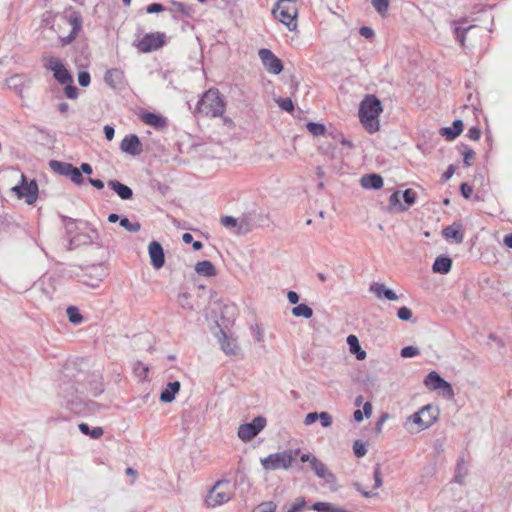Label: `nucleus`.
I'll return each mask as SVG.
<instances>
[{
  "label": "nucleus",
  "mask_w": 512,
  "mask_h": 512,
  "mask_svg": "<svg viewBox=\"0 0 512 512\" xmlns=\"http://www.w3.org/2000/svg\"><path fill=\"white\" fill-rule=\"evenodd\" d=\"M60 395L65 400V405L72 413L76 415H85L93 413L99 404L94 401H85L80 395L78 387L75 382H65L60 384Z\"/></svg>",
  "instance_id": "1"
},
{
  "label": "nucleus",
  "mask_w": 512,
  "mask_h": 512,
  "mask_svg": "<svg viewBox=\"0 0 512 512\" xmlns=\"http://www.w3.org/2000/svg\"><path fill=\"white\" fill-rule=\"evenodd\" d=\"M383 111L381 101L375 95H367L360 103L359 118L364 128L374 133L379 130V116Z\"/></svg>",
  "instance_id": "2"
},
{
  "label": "nucleus",
  "mask_w": 512,
  "mask_h": 512,
  "mask_svg": "<svg viewBox=\"0 0 512 512\" xmlns=\"http://www.w3.org/2000/svg\"><path fill=\"white\" fill-rule=\"evenodd\" d=\"M226 103L224 98L216 88L206 91L198 101L197 110L205 116L213 118L220 117L225 112Z\"/></svg>",
  "instance_id": "3"
},
{
  "label": "nucleus",
  "mask_w": 512,
  "mask_h": 512,
  "mask_svg": "<svg viewBox=\"0 0 512 512\" xmlns=\"http://www.w3.org/2000/svg\"><path fill=\"white\" fill-rule=\"evenodd\" d=\"M234 495V487L227 479L215 482L205 497L207 507L214 508L229 502Z\"/></svg>",
  "instance_id": "4"
},
{
  "label": "nucleus",
  "mask_w": 512,
  "mask_h": 512,
  "mask_svg": "<svg viewBox=\"0 0 512 512\" xmlns=\"http://www.w3.org/2000/svg\"><path fill=\"white\" fill-rule=\"evenodd\" d=\"M300 454V449H287L282 452L269 454L261 459V465L264 470L274 471L278 469L287 470Z\"/></svg>",
  "instance_id": "5"
},
{
  "label": "nucleus",
  "mask_w": 512,
  "mask_h": 512,
  "mask_svg": "<svg viewBox=\"0 0 512 512\" xmlns=\"http://www.w3.org/2000/svg\"><path fill=\"white\" fill-rule=\"evenodd\" d=\"M300 461L309 463L311 470L315 475L324 480L327 484L333 485L336 483V476L331 472L327 465L318 459L314 454L307 452L300 455Z\"/></svg>",
  "instance_id": "6"
},
{
  "label": "nucleus",
  "mask_w": 512,
  "mask_h": 512,
  "mask_svg": "<svg viewBox=\"0 0 512 512\" xmlns=\"http://www.w3.org/2000/svg\"><path fill=\"white\" fill-rule=\"evenodd\" d=\"M80 224L83 225V229L69 238V249L94 243L101 245L97 229L91 227L87 222H81Z\"/></svg>",
  "instance_id": "7"
},
{
  "label": "nucleus",
  "mask_w": 512,
  "mask_h": 512,
  "mask_svg": "<svg viewBox=\"0 0 512 512\" xmlns=\"http://www.w3.org/2000/svg\"><path fill=\"white\" fill-rule=\"evenodd\" d=\"M266 426V418L263 416L255 417L250 423L241 424L238 428V437L242 441H250L256 437Z\"/></svg>",
  "instance_id": "8"
},
{
  "label": "nucleus",
  "mask_w": 512,
  "mask_h": 512,
  "mask_svg": "<svg viewBox=\"0 0 512 512\" xmlns=\"http://www.w3.org/2000/svg\"><path fill=\"white\" fill-rule=\"evenodd\" d=\"M45 68L53 71V76L62 85L73 83V77L63 63L54 57H45Z\"/></svg>",
  "instance_id": "9"
},
{
  "label": "nucleus",
  "mask_w": 512,
  "mask_h": 512,
  "mask_svg": "<svg viewBox=\"0 0 512 512\" xmlns=\"http://www.w3.org/2000/svg\"><path fill=\"white\" fill-rule=\"evenodd\" d=\"M165 44V34L162 32L147 33L138 41L136 47L143 53L161 48Z\"/></svg>",
  "instance_id": "10"
},
{
  "label": "nucleus",
  "mask_w": 512,
  "mask_h": 512,
  "mask_svg": "<svg viewBox=\"0 0 512 512\" xmlns=\"http://www.w3.org/2000/svg\"><path fill=\"white\" fill-rule=\"evenodd\" d=\"M424 384L430 390H442L443 395L449 399L454 396L452 385L435 371H431L425 377Z\"/></svg>",
  "instance_id": "11"
},
{
  "label": "nucleus",
  "mask_w": 512,
  "mask_h": 512,
  "mask_svg": "<svg viewBox=\"0 0 512 512\" xmlns=\"http://www.w3.org/2000/svg\"><path fill=\"white\" fill-rule=\"evenodd\" d=\"M22 183L13 187V191L19 199L25 198L27 204H33L38 197V185L35 180L26 183L24 175L21 176Z\"/></svg>",
  "instance_id": "12"
},
{
  "label": "nucleus",
  "mask_w": 512,
  "mask_h": 512,
  "mask_svg": "<svg viewBox=\"0 0 512 512\" xmlns=\"http://www.w3.org/2000/svg\"><path fill=\"white\" fill-rule=\"evenodd\" d=\"M105 277L106 271L102 264L92 265L89 266L82 275V282L91 288H96Z\"/></svg>",
  "instance_id": "13"
},
{
  "label": "nucleus",
  "mask_w": 512,
  "mask_h": 512,
  "mask_svg": "<svg viewBox=\"0 0 512 512\" xmlns=\"http://www.w3.org/2000/svg\"><path fill=\"white\" fill-rule=\"evenodd\" d=\"M259 58L265 69L275 75L283 70L282 61L276 57L273 52L267 48H261L258 52Z\"/></svg>",
  "instance_id": "14"
},
{
  "label": "nucleus",
  "mask_w": 512,
  "mask_h": 512,
  "mask_svg": "<svg viewBox=\"0 0 512 512\" xmlns=\"http://www.w3.org/2000/svg\"><path fill=\"white\" fill-rule=\"evenodd\" d=\"M148 253L151 260V264L155 269H160L165 264L164 250L161 244L157 241L150 242L148 246Z\"/></svg>",
  "instance_id": "15"
},
{
  "label": "nucleus",
  "mask_w": 512,
  "mask_h": 512,
  "mask_svg": "<svg viewBox=\"0 0 512 512\" xmlns=\"http://www.w3.org/2000/svg\"><path fill=\"white\" fill-rule=\"evenodd\" d=\"M120 149L130 155L136 156L142 152V144L135 134L127 135L120 143Z\"/></svg>",
  "instance_id": "16"
},
{
  "label": "nucleus",
  "mask_w": 512,
  "mask_h": 512,
  "mask_svg": "<svg viewBox=\"0 0 512 512\" xmlns=\"http://www.w3.org/2000/svg\"><path fill=\"white\" fill-rule=\"evenodd\" d=\"M442 235L446 240L460 244L464 240L463 226L461 223L453 222L442 230Z\"/></svg>",
  "instance_id": "17"
},
{
  "label": "nucleus",
  "mask_w": 512,
  "mask_h": 512,
  "mask_svg": "<svg viewBox=\"0 0 512 512\" xmlns=\"http://www.w3.org/2000/svg\"><path fill=\"white\" fill-rule=\"evenodd\" d=\"M283 4L284 3L282 2H277L276 7L273 9V14L275 15L276 18L279 19L281 23L285 24L291 30L292 24L294 27L296 26V24L294 23L295 12H290L289 9L283 6Z\"/></svg>",
  "instance_id": "18"
},
{
  "label": "nucleus",
  "mask_w": 512,
  "mask_h": 512,
  "mask_svg": "<svg viewBox=\"0 0 512 512\" xmlns=\"http://www.w3.org/2000/svg\"><path fill=\"white\" fill-rule=\"evenodd\" d=\"M369 291L380 299L385 298L389 301L398 300L397 294L392 289L387 288L384 284L379 282H373L369 287Z\"/></svg>",
  "instance_id": "19"
},
{
  "label": "nucleus",
  "mask_w": 512,
  "mask_h": 512,
  "mask_svg": "<svg viewBox=\"0 0 512 512\" xmlns=\"http://www.w3.org/2000/svg\"><path fill=\"white\" fill-rule=\"evenodd\" d=\"M463 131V122L460 119H456L453 121L451 127H442L440 129V135L443 136L446 140L452 141L456 137H458Z\"/></svg>",
  "instance_id": "20"
},
{
  "label": "nucleus",
  "mask_w": 512,
  "mask_h": 512,
  "mask_svg": "<svg viewBox=\"0 0 512 512\" xmlns=\"http://www.w3.org/2000/svg\"><path fill=\"white\" fill-rule=\"evenodd\" d=\"M219 342L222 351L226 355H235L237 350L236 339L229 337L223 330H220Z\"/></svg>",
  "instance_id": "21"
},
{
  "label": "nucleus",
  "mask_w": 512,
  "mask_h": 512,
  "mask_svg": "<svg viewBox=\"0 0 512 512\" xmlns=\"http://www.w3.org/2000/svg\"><path fill=\"white\" fill-rule=\"evenodd\" d=\"M108 186L122 199V200H129L133 197V191L132 189L119 182L118 180H109Z\"/></svg>",
  "instance_id": "22"
},
{
  "label": "nucleus",
  "mask_w": 512,
  "mask_h": 512,
  "mask_svg": "<svg viewBox=\"0 0 512 512\" xmlns=\"http://www.w3.org/2000/svg\"><path fill=\"white\" fill-rule=\"evenodd\" d=\"M360 183L365 189L378 190L383 186V179L379 174H366L361 177Z\"/></svg>",
  "instance_id": "23"
},
{
  "label": "nucleus",
  "mask_w": 512,
  "mask_h": 512,
  "mask_svg": "<svg viewBox=\"0 0 512 512\" xmlns=\"http://www.w3.org/2000/svg\"><path fill=\"white\" fill-rule=\"evenodd\" d=\"M180 387L181 384L179 381L169 382L160 394V401L163 403H171L179 392Z\"/></svg>",
  "instance_id": "24"
},
{
  "label": "nucleus",
  "mask_w": 512,
  "mask_h": 512,
  "mask_svg": "<svg viewBox=\"0 0 512 512\" xmlns=\"http://www.w3.org/2000/svg\"><path fill=\"white\" fill-rule=\"evenodd\" d=\"M142 121L147 124L151 125L157 129H162L167 126V120L162 115L153 113V112H146L141 116Z\"/></svg>",
  "instance_id": "25"
},
{
  "label": "nucleus",
  "mask_w": 512,
  "mask_h": 512,
  "mask_svg": "<svg viewBox=\"0 0 512 512\" xmlns=\"http://www.w3.org/2000/svg\"><path fill=\"white\" fill-rule=\"evenodd\" d=\"M451 268H452V259L450 257L444 256V255L438 256L432 265L433 272L440 273V274L449 273Z\"/></svg>",
  "instance_id": "26"
},
{
  "label": "nucleus",
  "mask_w": 512,
  "mask_h": 512,
  "mask_svg": "<svg viewBox=\"0 0 512 512\" xmlns=\"http://www.w3.org/2000/svg\"><path fill=\"white\" fill-rule=\"evenodd\" d=\"M122 79L123 72L116 68L108 69L104 75L105 83L112 89H116L117 86L122 82Z\"/></svg>",
  "instance_id": "27"
},
{
  "label": "nucleus",
  "mask_w": 512,
  "mask_h": 512,
  "mask_svg": "<svg viewBox=\"0 0 512 512\" xmlns=\"http://www.w3.org/2000/svg\"><path fill=\"white\" fill-rule=\"evenodd\" d=\"M169 11L173 14L174 18L177 17V14H180L184 17H191L194 12V9L191 6L186 5L182 2L172 1Z\"/></svg>",
  "instance_id": "28"
},
{
  "label": "nucleus",
  "mask_w": 512,
  "mask_h": 512,
  "mask_svg": "<svg viewBox=\"0 0 512 512\" xmlns=\"http://www.w3.org/2000/svg\"><path fill=\"white\" fill-rule=\"evenodd\" d=\"M347 344L350 352L355 355L358 360H364L366 358V352L361 348L359 340L355 335H349L347 337Z\"/></svg>",
  "instance_id": "29"
},
{
  "label": "nucleus",
  "mask_w": 512,
  "mask_h": 512,
  "mask_svg": "<svg viewBox=\"0 0 512 512\" xmlns=\"http://www.w3.org/2000/svg\"><path fill=\"white\" fill-rule=\"evenodd\" d=\"M195 271L203 276L212 277L216 275V269L213 263L209 260H203L197 262L195 265Z\"/></svg>",
  "instance_id": "30"
},
{
  "label": "nucleus",
  "mask_w": 512,
  "mask_h": 512,
  "mask_svg": "<svg viewBox=\"0 0 512 512\" xmlns=\"http://www.w3.org/2000/svg\"><path fill=\"white\" fill-rule=\"evenodd\" d=\"M50 168L57 174L68 177L73 165L71 163L51 160L49 162Z\"/></svg>",
  "instance_id": "31"
},
{
  "label": "nucleus",
  "mask_w": 512,
  "mask_h": 512,
  "mask_svg": "<svg viewBox=\"0 0 512 512\" xmlns=\"http://www.w3.org/2000/svg\"><path fill=\"white\" fill-rule=\"evenodd\" d=\"M68 23L72 26V32L73 34H78L82 29L83 19L82 15L78 11H72L67 16Z\"/></svg>",
  "instance_id": "32"
},
{
  "label": "nucleus",
  "mask_w": 512,
  "mask_h": 512,
  "mask_svg": "<svg viewBox=\"0 0 512 512\" xmlns=\"http://www.w3.org/2000/svg\"><path fill=\"white\" fill-rule=\"evenodd\" d=\"M423 408H429V412L425 413V415L423 416L424 427L425 429H427L437 421L439 416V410L437 407L430 404L424 406Z\"/></svg>",
  "instance_id": "33"
},
{
  "label": "nucleus",
  "mask_w": 512,
  "mask_h": 512,
  "mask_svg": "<svg viewBox=\"0 0 512 512\" xmlns=\"http://www.w3.org/2000/svg\"><path fill=\"white\" fill-rule=\"evenodd\" d=\"M291 312L294 317H303L305 319H309L313 316L312 308L304 303L293 307Z\"/></svg>",
  "instance_id": "34"
},
{
  "label": "nucleus",
  "mask_w": 512,
  "mask_h": 512,
  "mask_svg": "<svg viewBox=\"0 0 512 512\" xmlns=\"http://www.w3.org/2000/svg\"><path fill=\"white\" fill-rule=\"evenodd\" d=\"M466 475H467V468L465 466L464 459L460 458L458 460V462H457V466H456V470H455V475H454L453 481L458 483V484H463Z\"/></svg>",
  "instance_id": "35"
},
{
  "label": "nucleus",
  "mask_w": 512,
  "mask_h": 512,
  "mask_svg": "<svg viewBox=\"0 0 512 512\" xmlns=\"http://www.w3.org/2000/svg\"><path fill=\"white\" fill-rule=\"evenodd\" d=\"M78 427H79V430L84 435H89L93 439L100 438L104 433V431L101 427H94L93 429H90L89 425L86 423H80Z\"/></svg>",
  "instance_id": "36"
},
{
  "label": "nucleus",
  "mask_w": 512,
  "mask_h": 512,
  "mask_svg": "<svg viewBox=\"0 0 512 512\" xmlns=\"http://www.w3.org/2000/svg\"><path fill=\"white\" fill-rule=\"evenodd\" d=\"M69 322L74 325H79L84 321L82 314L76 306H69L66 310Z\"/></svg>",
  "instance_id": "37"
},
{
  "label": "nucleus",
  "mask_w": 512,
  "mask_h": 512,
  "mask_svg": "<svg viewBox=\"0 0 512 512\" xmlns=\"http://www.w3.org/2000/svg\"><path fill=\"white\" fill-rule=\"evenodd\" d=\"M119 224L126 231L132 232V233L138 232L141 229L140 222H138V221L131 222L126 216H122Z\"/></svg>",
  "instance_id": "38"
},
{
  "label": "nucleus",
  "mask_w": 512,
  "mask_h": 512,
  "mask_svg": "<svg viewBox=\"0 0 512 512\" xmlns=\"http://www.w3.org/2000/svg\"><path fill=\"white\" fill-rule=\"evenodd\" d=\"M81 222L82 221L78 222L74 219H68L66 221L65 228L69 238L83 229V225L80 224Z\"/></svg>",
  "instance_id": "39"
},
{
  "label": "nucleus",
  "mask_w": 512,
  "mask_h": 512,
  "mask_svg": "<svg viewBox=\"0 0 512 512\" xmlns=\"http://www.w3.org/2000/svg\"><path fill=\"white\" fill-rule=\"evenodd\" d=\"M429 412V408H421L418 412L412 414L408 419L418 425L420 427L421 430H424L425 427H424V421H423V416L425 415V413Z\"/></svg>",
  "instance_id": "40"
},
{
  "label": "nucleus",
  "mask_w": 512,
  "mask_h": 512,
  "mask_svg": "<svg viewBox=\"0 0 512 512\" xmlns=\"http://www.w3.org/2000/svg\"><path fill=\"white\" fill-rule=\"evenodd\" d=\"M306 500L304 497H298L290 506H285L286 512H303L306 508Z\"/></svg>",
  "instance_id": "41"
},
{
  "label": "nucleus",
  "mask_w": 512,
  "mask_h": 512,
  "mask_svg": "<svg viewBox=\"0 0 512 512\" xmlns=\"http://www.w3.org/2000/svg\"><path fill=\"white\" fill-rule=\"evenodd\" d=\"M307 130L314 136L324 135L326 132V127L322 123L317 122H309L306 125Z\"/></svg>",
  "instance_id": "42"
},
{
  "label": "nucleus",
  "mask_w": 512,
  "mask_h": 512,
  "mask_svg": "<svg viewBox=\"0 0 512 512\" xmlns=\"http://www.w3.org/2000/svg\"><path fill=\"white\" fill-rule=\"evenodd\" d=\"M390 0H371V4L373 8L377 11L378 14L384 16L389 8Z\"/></svg>",
  "instance_id": "43"
},
{
  "label": "nucleus",
  "mask_w": 512,
  "mask_h": 512,
  "mask_svg": "<svg viewBox=\"0 0 512 512\" xmlns=\"http://www.w3.org/2000/svg\"><path fill=\"white\" fill-rule=\"evenodd\" d=\"M473 27H474L473 25H469L467 27H461V26L455 27L454 33H455L456 39L459 41L461 46H464V44H465L466 33L469 30H471Z\"/></svg>",
  "instance_id": "44"
},
{
  "label": "nucleus",
  "mask_w": 512,
  "mask_h": 512,
  "mask_svg": "<svg viewBox=\"0 0 512 512\" xmlns=\"http://www.w3.org/2000/svg\"><path fill=\"white\" fill-rule=\"evenodd\" d=\"M463 147H464V151L462 152L463 163L465 166L469 167L473 164V162L475 160V152L473 151V149L469 148L466 145H463Z\"/></svg>",
  "instance_id": "45"
},
{
  "label": "nucleus",
  "mask_w": 512,
  "mask_h": 512,
  "mask_svg": "<svg viewBox=\"0 0 512 512\" xmlns=\"http://www.w3.org/2000/svg\"><path fill=\"white\" fill-rule=\"evenodd\" d=\"M68 178L76 185H82L84 182V178L81 171L79 170V168L75 166L71 168Z\"/></svg>",
  "instance_id": "46"
},
{
  "label": "nucleus",
  "mask_w": 512,
  "mask_h": 512,
  "mask_svg": "<svg viewBox=\"0 0 512 512\" xmlns=\"http://www.w3.org/2000/svg\"><path fill=\"white\" fill-rule=\"evenodd\" d=\"M420 354V350L415 346H406L401 349L400 355L403 358H412Z\"/></svg>",
  "instance_id": "47"
},
{
  "label": "nucleus",
  "mask_w": 512,
  "mask_h": 512,
  "mask_svg": "<svg viewBox=\"0 0 512 512\" xmlns=\"http://www.w3.org/2000/svg\"><path fill=\"white\" fill-rule=\"evenodd\" d=\"M353 452L358 458L364 457L367 453L366 445L362 441L356 440L353 444Z\"/></svg>",
  "instance_id": "48"
},
{
  "label": "nucleus",
  "mask_w": 512,
  "mask_h": 512,
  "mask_svg": "<svg viewBox=\"0 0 512 512\" xmlns=\"http://www.w3.org/2000/svg\"><path fill=\"white\" fill-rule=\"evenodd\" d=\"M65 85H66L64 88L65 96L71 100L77 99L78 95H79L78 88L75 85H73L72 83L65 84Z\"/></svg>",
  "instance_id": "49"
},
{
  "label": "nucleus",
  "mask_w": 512,
  "mask_h": 512,
  "mask_svg": "<svg viewBox=\"0 0 512 512\" xmlns=\"http://www.w3.org/2000/svg\"><path fill=\"white\" fill-rule=\"evenodd\" d=\"M373 477H374V489H378L382 486L383 480H382V473H381V466L380 464H376L373 470Z\"/></svg>",
  "instance_id": "50"
},
{
  "label": "nucleus",
  "mask_w": 512,
  "mask_h": 512,
  "mask_svg": "<svg viewBox=\"0 0 512 512\" xmlns=\"http://www.w3.org/2000/svg\"><path fill=\"white\" fill-rule=\"evenodd\" d=\"M334 504L327 502H316L311 506V509L317 512H331Z\"/></svg>",
  "instance_id": "51"
},
{
  "label": "nucleus",
  "mask_w": 512,
  "mask_h": 512,
  "mask_svg": "<svg viewBox=\"0 0 512 512\" xmlns=\"http://www.w3.org/2000/svg\"><path fill=\"white\" fill-rule=\"evenodd\" d=\"M276 102L281 109L287 112H292L294 110V104L291 98H278Z\"/></svg>",
  "instance_id": "52"
},
{
  "label": "nucleus",
  "mask_w": 512,
  "mask_h": 512,
  "mask_svg": "<svg viewBox=\"0 0 512 512\" xmlns=\"http://www.w3.org/2000/svg\"><path fill=\"white\" fill-rule=\"evenodd\" d=\"M397 317L402 321H409L412 319V311L410 308L403 306L398 309Z\"/></svg>",
  "instance_id": "53"
},
{
  "label": "nucleus",
  "mask_w": 512,
  "mask_h": 512,
  "mask_svg": "<svg viewBox=\"0 0 512 512\" xmlns=\"http://www.w3.org/2000/svg\"><path fill=\"white\" fill-rule=\"evenodd\" d=\"M402 197L405 201V203L410 206L412 204L415 203V200H416V192L412 189H406L403 193H402Z\"/></svg>",
  "instance_id": "54"
},
{
  "label": "nucleus",
  "mask_w": 512,
  "mask_h": 512,
  "mask_svg": "<svg viewBox=\"0 0 512 512\" xmlns=\"http://www.w3.org/2000/svg\"><path fill=\"white\" fill-rule=\"evenodd\" d=\"M220 223L226 228H234V227H237V225H238L237 219L232 216L221 217Z\"/></svg>",
  "instance_id": "55"
},
{
  "label": "nucleus",
  "mask_w": 512,
  "mask_h": 512,
  "mask_svg": "<svg viewBox=\"0 0 512 512\" xmlns=\"http://www.w3.org/2000/svg\"><path fill=\"white\" fill-rule=\"evenodd\" d=\"M78 82H79V85L82 87L89 86V84L91 82V77H90L89 72H87V71L79 72L78 73Z\"/></svg>",
  "instance_id": "56"
},
{
  "label": "nucleus",
  "mask_w": 512,
  "mask_h": 512,
  "mask_svg": "<svg viewBox=\"0 0 512 512\" xmlns=\"http://www.w3.org/2000/svg\"><path fill=\"white\" fill-rule=\"evenodd\" d=\"M320 417H319V420H320V423H321V426L323 428H328L332 425V417L330 416V414L328 412H320Z\"/></svg>",
  "instance_id": "57"
},
{
  "label": "nucleus",
  "mask_w": 512,
  "mask_h": 512,
  "mask_svg": "<svg viewBox=\"0 0 512 512\" xmlns=\"http://www.w3.org/2000/svg\"><path fill=\"white\" fill-rule=\"evenodd\" d=\"M276 504L272 501L263 502L259 505V512H276Z\"/></svg>",
  "instance_id": "58"
},
{
  "label": "nucleus",
  "mask_w": 512,
  "mask_h": 512,
  "mask_svg": "<svg viewBox=\"0 0 512 512\" xmlns=\"http://www.w3.org/2000/svg\"><path fill=\"white\" fill-rule=\"evenodd\" d=\"M467 136L471 140L477 141V140H479V138L481 136V130L477 126H472L469 128Z\"/></svg>",
  "instance_id": "59"
},
{
  "label": "nucleus",
  "mask_w": 512,
  "mask_h": 512,
  "mask_svg": "<svg viewBox=\"0 0 512 512\" xmlns=\"http://www.w3.org/2000/svg\"><path fill=\"white\" fill-rule=\"evenodd\" d=\"M165 10L164 6L160 3H152L147 6L146 12L149 14L160 13Z\"/></svg>",
  "instance_id": "60"
},
{
  "label": "nucleus",
  "mask_w": 512,
  "mask_h": 512,
  "mask_svg": "<svg viewBox=\"0 0 512 512\" xmlns=\"http://www.w3.org/2000/svg\"><path fill=\"white\" fill-rule=\"evenodd\" d=\"M320 413L317 412H310L305 416L304 424L305 425H311L315 423L317 420H319Z\"/></svg>",
  "instance_id": "61"
},
{
  "label": "nucleus",
  "mask_w": 512,
  "mask_h": 512,
  "mask_svg": "<svg viewBox=\"0 0 512 512\" xmlns=\"http://www.w3.org/2000/svg\"><path fill=\"white\" fill-rule=\"evenodd\" d=\"M42 22L49 27H53L54 25V15L51 11H47L43 14Z\"/></svg>",
  "instance_id": "62"
},
{
  "label": "nucleus",
  "mask_w": 512,
  "mask_h": 512,
  "mask_svg": "<svg viewBox=\"0 0 512 512\" xmlns=\"http://www.w3.org/2000/svg\"><path fill=\"white\" fill-rule=\"evenodd\" d=\"M460 191L464 198L469 199L472 195L473 189L467 183H462L460 186Z\"/></svg>",
  "instance_id": "63"
},
{
  "label": "nucleus",
  "mask_w": 512,
  "mask_h": 512,
  "mask_svg": "<svg viewBox=\"0 0 512 512\" xmlns=\"http://www.w3.org/2000/svg\"><path fill=\"white\" fill-rule=\"evenodd\" d=\"M455 167L453 165H449L446 171L442 174V181H448L454 174Z\"/></svg>",
  "instance_id": "64"
}]
</instances>
